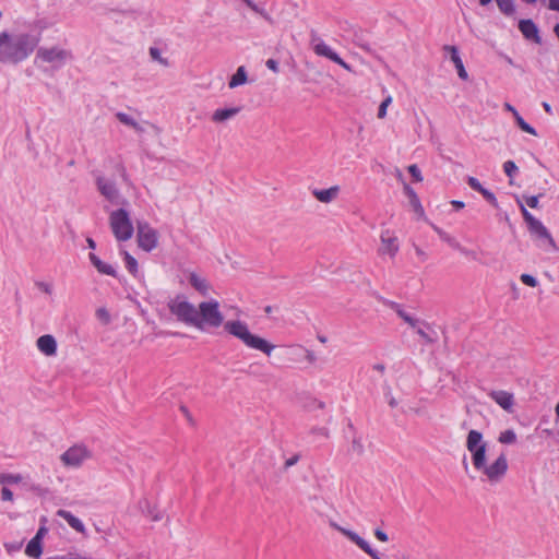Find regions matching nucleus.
Instances as JSON below:
<instances>
[{"label": "nucleus", "mask_w": 559, "mask_h": 559, "mask_svg": "<svg viewBox=\"0 0 559 559\" xmlns=\"http://www.w3.org/2000/svg\"><path fill=\"white\" fill-rule=\"evenodd\" d=\"M92 457V452L84 444H74L61 454L60 460L67 467L78 468Z\"/></svg>", "instance_id": "6e6552de"}, {"label": "nucleus", "mask_w": 559, "mask_h": 559, "mask_svg": "<svg viewBox=\"0 0 559 559\" xmlns=\"http://www.w3.org/2000/svg\"><path fill=\"white\" fill-rule=\"evenodd\" d=\"M338 191H340L338 186H333L329 189H322V190L316 189V190H313L312 193L318 201H320L322 203H329L337 197Z\"/></svg>", "instance_id": "cd10ccee"}, {"label": "nucleus", "mask_w": 559, "mask_h": 559, "mask_svg": "<svg viewBox=\"0 0 559 559\" xmlns=\"http://www.w3.org/2000/svg\"><path fill=\"white\" fill-rule=\"evenodd\" d=\"M520 206H521V212H522L523 218H524L525 223L527 224V228L539 221L536 217H534L523 204H520Z\"/></svg>", "instance_id": "a19ab883"}, {"label": "nucleus", "mask_w": 559, "mask_h": 559, "mask_svg": "<svg viewBox=\"0 0 559 559\" xmlns=\"http://www.w3.org/2000/svg\"><path fill=\"white\" fill-rule=\"evenodd\" d=\"M443 50L449 55L451 61L454 63L459 78L466 81L468 79V73L465 70L457 47L452 45H445L443 46Z\"/></svg>", "instance_id": "f3484780"}, {"label": "nucleus", "mask_w": 559, "mask_h": 559, "mask_svg": "<svg viewBox=\"0 0 559 559\" xmlns=\"http://www.w3.org/2000/svg\"><path fill=\"white\" fill-rule=\"evenodd\" d=\"M385 396H386V399H388V403H389V405H390L391 407H395V406H397V401L395 400V397H393V396L391 395V389H390V388H388V391L385 392Z\"/></svg>", "instance_id": "e2e57ef3"}, {"label": "nucleus", "mask_w": 559, "mask_h": 559, "mask_svg": "<svg viewBox=\"0 0 559 559\" xmlns=\"http://www.w3.org/2000/svg\"><path fill=\"white\" fill-rule=\"evenodd\" d=\"M404 193L409 200V204L413 207L414 212L418 214L419 216L424 215V207L420 203V200L415 192V190L407 183L404 185Z\"/></svg>", "instance_id": "bb28decb"}, {"label": "nucleus", "mask_w": 559, "mask_h": 559, "mask_svg": "<svg viewBox=\"0 0 559 559\" xmlns=\"http://www.w3.org/2000/svg\"><path fill=\"white\" fill-rule=\"evenodd\" d=\"M36 286L45 294L50 295L52 293V286L45 282H36Z\"/></svg>", "instance_id": "864d4df0"}, {"label": "nucleus", "mask_w": 559, "mask_h": 559, "mask_svg": "<svg viewBox=\"0 0 559 559\" xmlns=\"http://www.w3.org/2000/svg\"><path fill=\"white\" fill-rule=\"evenodd\" d=\"M168 309L171 314L176 316L178 321L195 326L198 309L186 300L183 296H177L175 299H171L168 302Z\"/></svg>", "instance_id": "423d86ee"}, {"label": "nucleus", "mask_w": 559, "mask_h": 559, "mask_svg": "<svg viewBox=\"0 0 559 559\" xmlns=\"http://www.w3.org/2000/svg\"><path fill=\"white\" fill-rule=\"evenodd\" d=\"M408 173L416 181H423V176L420 173V169L417 167V165H411L408 166Z\"/></svg>", "instance_id": "3c124183"}, {"label": "nucleus", "mask_w": 559, "mask_h": 559, "mask_svg": "<svg viewBox=\"0 0 559 559\" xmlns=\"http://www.w3.org/2000/svg\"><path fill=\"white\" fill-rule=\"evenodd\" d=\"M503 170H504L506 175L510 179H512L514 177V175L519 171V168L513 160H507L503 164Z\"/></svg>", "instance_id": "ea45409f"}, {"label": "nucleus", "mask_w": 559, "mask_h": 559, "mask_svg": "<svg viewBox=\"0 0 559 559\" xmlns=\"http://www.w3.org/2000/svg\"><path fill=\"white\" fill-rule=\"evenodd\" d=\"M299 348H300L301 350H304V352H305V354H306V359H307L309 362H311V364H312V362H314V360H316V355H314V353H313V352H311V350H309V349H306V348H304V347H299Z\"/></svg>", "instance_id": "0e129e2a"}, {"label": "nucleus", "mask_w": 559, "mask_h": 559, "mask_svg": "<svg viewBox=\"0 0 559 559\" xmlns=\"http://www.w3.org/2000/svg\"><path fill=\"white\" fill-rule=\"evenodd\" d=\"M380 240L381 246L379 248V254H389L391 258H394L399 252L400 246L397 237L393 231L389 229L383 230L381 233Z\"/></svg>", "instance_id": "2eb2a0df"}, {"label": "nucleus", "mask_w": 559, "mask_h": 559, "mask_svg": "<svg viewBox=\"0 0 559 559\" xmlns=\"http://www.w3.org/2000/svg\"><path fill=\"white\" fill-rule=\"evenodd\" d=\"M57 515L63 519L69 524V526L76 532L85 533V526L83 522L79 518L74 516L70 511L59 509L57 511Z\"/></svg>", "instance_id": "b1692460"}, {"label": "nucleus", "mask_w": 559, "mask_h": 559, "mask_svg": "<svg viewBox=\"0 0 559 559\" xmlns=\"http://www.w3.org/2000/svg\"><path fill=\"white\" fill-rule=\"evenodd\" d=\"M109 225L118 241H127L133 236L134 228L130 215L124 209H118L110 213Z\"/></svg>", "instance_id": "39448f33"}, {"label": "nucleus", "mask_w": 559, "mask_h": 559, "mask_svg": "<svg viewBox=\"0 0 559 559\" xmlns=\"http://www.w3.org/2000/svg\"><path fill=\"white\" fill-rule=\"evenodd\" d=\"M311 433L320 435V436H323L325 438L329 437V430L326 428H324V427L312 428L311 429Z\"/></svg>", "instance_id": "052dcab7"}, {"label": "nucleus", "mask_w": 559, "mask_h": 559, "mask_svg": "<svg viewBox=\"0 0 559 559\" xmlns=\"http://www.w3.org/2000/svg\"><path fill=\"white\" fill-rule=\"evenodd\" d=\"M374 536H376L380 542H383V543H385V542H388V540H389V536H388V534H386L384 531H382L381 528H376V530H374Z\"/></svg>", "instance_id": "13d9d810"}, {"label": "nucleus", "mask_w": 559, "mask_h": 559, "mask_svg": "<svg viewBox=\"0 0 559 559\" xmlns=\"http://www.w3.org/2000/svg\"><path fill=\"white\" fill-rule=\"evenodd\" d=\"M146 508H147V515L151 516L152 521L157 522L162 520V514L159 511H157L155 508L151 507L148 501H144Z\"/></svg>", "instance_id": "a18cd8bd"}, {"label": "nucleus", "mask_w": 559, "mask_h": 559, "mask_svg": "<svg viewBox=\"0 0 559 559\" xmlns=\"http://www.w3.org/2000/svg\"><path fill=\"white\" fill-rule=\"evenodd\" d=\"M548 8L552 11H559V0H549Z\"/></svg>", "instance_id": "774afa93"}, {"label": "nucleus", "mask_w": 559, "mask_h": 559, "mask_svg": "<svg viewBox=\"0 0 559 559\" xmlns=\"http://www.w3.org/2000/svg\"><path fill=\"white\" fill-rule=\"evenodd\" d=\"M136 240L142 250L150 252L157 247V230L151 227L148 223L139 222L136 226Z\"/></svg>", "instance_id": "1a4fd4ad"}, {"label": "nucleus", "mask_w": 559, "mask_h": 559, "mask_svg": "<svg viewBox=\"0 0 559 559\" xmlns=\"http://www.w3.org/2000/svg\"><path fill=\"white\" fill-rule=\"evenodd\" d=\"M96 317L103 321L105 324L109 323L110 314L105 308H99L96 310Z\"/></svg>", "instance_id": "8fccbe9b"}, {"label": "nucleus", "mask_w": 559, "mask_h": 559, "mask_svg": "<svg viewBox=\"0 0 559 559\" xmlns=\"http://www.w3.org/2000/svg\"><path fill=\"white\" fill-rule=\"evenodd\" d=\"M150 55L152 57L153 60H156L158 62H160L162 64H167V60L162 58L160 56V51L158 48H155V47H152L150 48Z\"/></svg>", "instance_id": "09e8293b"}, {"label": "nucleus", "mask_w": 559, "mask_h": 559, "mask_svg": "<svg viewBox=\"0 0 559 559\" xmlns=\"http://www.w3.org/2000/svg\"><path fill=\"white\" fill-rule=\"evenodd\" d=\"M528 231H530L531 236L536 241H538V246L540 248L545 249L546 251H548L549 249H552L555 251L558 250L557 245H556L551 234L549 233V230L544 226V224L540 221H538L534 225L530 226Z\"/></svg>", "instance_id": "ddd939ff"}, {"label": "nucleus", "mask_w": 559, "mask_h": 559, "mask_svg": "<svg viewBox=\"0 0 559 559\" xmlns=\"http://www.w3.org/2000/svg\"><path fill=\"white\" fill-rule=\"evenodd\" d=\"M479 193L485 198L486 201H488L491 205H493L495 207L498 206V201H497V198L496 195L489 191L488 189L486 188H481V190L479 191Z\"/></svg>", "instance_id": "c03bdc74"}, {"label": "nucleus", "mask_w": 559, "mask_h": 559, "mask_svg": "<svg viewBox=\"0 0 559 559\" xmlns=\"http://www.w3.org/2000/svg\"><path fill=\"white\" fill-rule=\"evenodd\" d=\"M21 475L5 474V483L16 484L21 481Z\"/></svg>", "instance_id": "680f3d73"}, {"label": "nucleus", "mask_w": 559, "mask_h": 559, "mask_svg": "<svg viewBox=\"0 0 559 559\" xmlns=\"http://www.w3.org/2000/svg\"><path fill=\"white\" fill-rule=\"evenodd\" d=\"M265 66L275 73L280 71L278 62L275 59L266 60Z\"/></svg>", "instance_id": "4d7b16f0"}, {"label": "nucleus", "mask_w": 559, "mask_h": 559, "mask_svg": "<svg viewBox=\"0 0 559 559\" xmlns=\"http://www.w3.org/2000/svg\"><path fill=\"white\" fill-rule=\"evenodd\" d=\"M489 396L504 411H510L514 404L513 394L507 391H491Z\"/></svg>", "instance_id": "4be33fe9"}, {"label": "nucleus", "mask_w": 559, "mask_h": 559, "mask_svg": "<svg viewBox=\"0 0 559 559\" xmlns=\"http://www.w3.org/2000/svg\"><path fill=\"white\" fill-rule=\"evenodd\" d=\"M319 44H325L318 35V33L314 29H311L310 32V45L312 46L313 51L316 52V47Z\"/></svg>", "instance_id": "de8ad7c7"}, {"label": "nucleus", "mask_w": 559, "mask_h": 559, "mask_svg": "<svg viewBox=\"0 0 559 559\" xmlns=\"http://www.w3.org/2000/svg\"><path fill=\"white\" fill-rule=\"evenodd\" d=\"M247 71L243 66H240L237 71L233 74L228 82L229 88H235L237 86H240L247 82Z\"/></svg>", "instance_id": "c756f323"}, {"label": "nucleus", "mask_w": 559, "mask_h": 559, "mask_svg": "<svg viewBox=\"0 0 559 559\" xmlns=\"http://www.w3.org/2000/svg\"><path fill=\"white\" fill-rule=\"evenodd\" d=\"M499 10L506 15H512L515 11L514 0H496Z\"/></svg>", "instance_id": "f704fd0d"}, {"label": "nucleus", "mask_w": 559, "mask_h": 559, "mask_svg": "<svg viewBox=\"0 0 559 559\" xmlns=\"http://www.w3.org/2000/svg\"><path fill=\"white\" fill-rule=\"evenodd\" d=\"M39 41L38 34L0 32V63L16 66L25 61L35 51Z\"/></svg>", "instance_id": "f257e3e1"}, {"label": "nucleus", "mask_w": 559, "mask_h": 559, "mask_svg": "<svg viewBox=\"0 0 559 559\" xmlns=\"http://www.w3.org/2000/svg\"><path fill=\"white\" fill-rule=\"evenodd\" d=\"M416 333L425 341L426 344H433L437 342V333L431 330L430 332H426L421 326H416Z\"/></svg>", "instance_id": "72a5a7b5"}, {"label": "nucleus", "mask_w": 559, "mask_h": 559, "mask_svg": "<svg viewBox=\"0 0 559 559\" xmlns=\"http://www.w3.org/2000/svg\"><path fill=\"white\" fill-rule=\"evenodd\" d=\"M47 533V530L46 527H39V530L37 531L36 535L33 537V538H37L38 540L41 542L44 535Z\"/></svg>", "instance_id": "338daca9"}, {"label": "nucleus", "mask_w": 559, "mask_h": 559, "mask_svg": "<svg viewBox=\"0 0 559 559\" xmlns=\"http://www.w3.org/2000/svg\"><path fill=\"white\" fill-rule=\"evenodd\" d=\"M73 58L70 50L53 46L50 48L40 47L37 49L36 59L41 60L53 66L55 69H60L69 60Z\"/></svg>", "instance_id": "0eeeda50"}, {"label": "nucleus", "mask_w": 559, "mask_h": 559, "mask_svg": "<svg viewBox=\"0 0 559 559\" xmlns=\"http://www.w3.org/2000/svg\"><path fill=\"white\" fill-rule=\"evenodd\" d=\"M330 526L334 530L338 531L345 537H347L350 542L357 545L362 551H365L371 559H382L378 551L371 548L368 542H366L362 537H360L356 532L345 528L338 525L334 521H330Z\"/></svg>", "instance_id": "9b49d317"}, {"label": "nucleus", "mask_w": 559, "mask_h": 559, "mask_svg": "<svg viewBox=\"0 0 559 559\" xmlns=\"http://www.w3.org/2000/svg\"><path fill=\"white\" fill-rule=\"evenodd\" d=\"M121 254L123 255V260L126 263L127 270L135 276L138 273V261L134 257H132L128 251L122 250Z\"/></svg>", "instance_id": "473e14b6"}, {"label": "nucleus", "mask_w": 559, "mask_h": 559, "mask_svg": "<svg viewBox=\"0 0 559 559\" xmlns=\"http://www.w3.org/2000/svg\"><path fill=\"white\" fill-rule=\"evenodd\" d=\"M520 206H521V212H522L523 218H524L525 223L527 224V228L539 221L536 217H534L523 204H520Z\"/></svg>", "instance_id": "79ce46f5"}, {"label": "nucleus", "mask_w": 559, "mask_h": 559, "mask_svg": "<svg viewBox=\"0 0 559 559\" xmlns=\"http://www.w3.org/2000/svg\"><path fill=\"white\" fill-rule=\"evenodd\" d=\"M514 119H515V122L516 124L519 126V128L526 132V133H530L532 135H537V132L536 130L531 126L528 124L522 117L519 112H515L514 115Z\"/></svg>", "instance_id": "c9c22d12"}, {"label": "nucleus", "mask_w": 559, "mask_h": 559, "mask_svg": "<svg viewBox=\"0 0 559 559\" xmlns=\"http://www.w3.org/2000/svg\"><path fill=\"white\" fill-rule=\"evenodd\" d=\"M96 186L99 193L111 204L119 205L127 203V200L123 197H121L114 180L107 179L103 176H98L96 178Z\"/></svg>", "instance_id": "9d476101"}, {"label": "nucleus", "mask_w": 559, "mask_h": 559, "mask_svg": "<svg viewBox=\"0 0 559 559\" xmlns=\"http://www.w3.org/2000/svg\"><path fill=\"white\" fill-rule=\"evenodd\" d=\"M316 55L320 57H325L330 59L331 61L340 64L342 68H344L347 71H352V67L345 62L334 50L331 49L330 46L326 44H319L316 47Z\"/></svg>", "instance_id": "a211bd4d"}, {"label": "nucleus", "mask_w": 559, "mask_h": 559, "mask_svg": "<svg viewBox=\"0 0 559 559\" xmlns=\"http://www.w3.org/2000/svg\"><path fill=\"white\" fill-rule=\"evenodd\" d=\"M528 231H530L531 236L536 241H538V246L540 248L545 249L546 251H548L549 249H552L555 251L558 250L557 245H556L551 234L549 233V230L544 226V224L540 221H538L534 225L530 226Z\"/></svg>", "instance_id": "f8f14e48"}, {"label": "nucleus", "mask_w": 559, "mask_h": 559, "mask_svg": "<svg viewBox=\"0 0 559 559\" xmlns=\"http://www.w3.org/2000/svg\"><path fill=\"white\" fill-rule=\"evenodd\" d=\"M189 284L202 296L206 297L211 290V284L205 277L198 275L195 272H190L188 275Z\"/></svg>", "instance_id": "aec40b11"}, {"label": "nucleus", "mask_w": 559, "mask_h": 559, "mask_svg": "<svg viewBox=\"0 0 559 559\" xmlns=\"http://www.w3.org/2000/svg\"><path fill=\"white\" fill-rule=\"evenodd\" d=\"M415 251H416L417 257L420 258L421 261L427 260V254L421 248L415 246Z\"/></svg>", "instance_id": "69168bd1"}, {"label": "nucleus", "mask_w": 559, "mask_h": 559, "mask_svg": "<svg viewBox=\"0 0 559 559\" xmlns=\"http://www.w3.org/2000/svg\"><path fill=\"white\" fill-rule=\"evenodd\" d=\"M543 195H544L543 193H539L537 195H528V197L523 195V198H524L527 206H530L531 209H538L539 207V198Z\"/></svg>", "instance_id": "37998d69"}, {"label": "nucleus", "mask_w": 559, "mask_h": 559, "mask_svg": "<svg viewBox=\"0 0 559 559\" xmlns=\"http://www.w3.org/2000/svg\"><path fill=\"white\" fill-rule=\"evenodd\" d=\"M368 34L366 31L361 28L354 29L353 33V43L360 47L361 49L369 51L371 49L370 44L367 38Z\"/></svg>", "instance_id": "c85d7f7f"}, {"label": "nucleus", "mask_w": 559, "mask_h": 559, "mask_svg": "<svg viewBox=\"0 0 559 559\" xmlns=\"http://www.w3.org/2000/svg\"><path fill=\"white\" fill-rule=\"evenodd\" d=\"M467 183L473 190L477 192H479L483 188V185L479 182V180L472 176L467 177Z\"/></svg>", "instance_id": "603ef678"}, {"label": "nucleus", "mask_w": 559, "mask_h": 559, "mask_svg": "<svg viewBox=\"0 0 559 559\" xmlns=\"http://www.w3.org/2000/svg\"><path fill=\"white\" fill-rule=\"evenodd\" d=\"M36 344L38 349L46 356H52L57 352V342L50 334L39 336Z\"/></svg>", "instance_id": "412c9836"}, {"label": "nucleus", "mask_w": 559, "mask_h": 559, "mask_svg": "<svg viewBox=\"0 0 559 559\" xmlns=\"http://www.w3.org/2000/svg\"><path fill=\"white\" fill-rule=\"evenodd\" d=\"M521 282L530 287H536L538 284L536 277L531 274H522Z\"/></svg>", "instance_id": "49530a36"}, {"label": "nucleus", "mask_w": 559, "mask_h": 559, "mask_svg": "<svg viewBox=\"0 0 559 559\" xmlns=\"http://www.w3.org/2000/svg\"><path fill=\"white\" fill-rule=\"evenodd\" d=\"M519 29L524 36L525 39L532 40L535 44H542V37L539 36V31L537 25L531 19L521 20L519 22Z\"/></svg>", "instance_id": "dca6fc26"}, {"label": "nucleus", "mask_w": 559, "mask_h": 559, "mask_svg": "<svg viewBox=\"0 0 559 559\" xmlns=\"http://www.w3.org/2000/svg\"><path fill=\"white\" fill-rule=\"evenodd\" d=\"M116 118L123 124L132 128L133 130H135L136 132H140L142 133L144 131V129L138 123V121L129 116L128 114L126 112H122V111H118L116 114Z\"/></svg>", "instance_id": "7c9ffc66"}, {"label": "nucleus", "mask_w": 559, "mask_h": 559, "mask_svg": "<svg viewBox=\"0 0 559 559\" xmlns=\"http://www.w3.org/2000/svg\"><path fill=\"white\" fill-rule=\"evenodd\" d=\"M379 301H381L385 307L392 309L393 311H395V313L405 322L407 323L411 328H416L418 324H421L423 326H425L427 330H431V326L429 323L425 322V321H420L419 319H416L414 317H412L411 314H408L404 309H403V306L393 301V300H390V299H386L384 297H381L379 296L378 297Z\"/></svg>", "instance_id": "4468645a"}, {"label": "nucleus", "mask_w": 559, "mask_h": 559, "mask_svg": "<svg viewBox=\"0 0 559 559\" xmlns=\"http://www.w3.org/2000/svg\"><path fill=\"white\" fill-rule=\"evenodd\" d=\"M1 499L3 501H12L13 492L8 487H3L1 490Z\"/></svg>", "instance_id": "6e6d98bb"}, {"label": "nucleus", "mask_w": 559, "mask_h": 559, "mask_svg": "<svg viewBox=\"0 0 559 559\" xmlns=\"http://www.w3.org/2000/svg\"><path fill=\"white\" fill-rule=\"evenodd\" d=\"M195 328L203 330L204 326L219 328L224 323V316L219 311L217 300L202 301L197 311Z\"/></svg>", "instance_id": "20e7f679"}, {"label": "nucleus", "mask_w": 559, "mask_h": 559, "mask_svg": "<svg viewBox=\"0 0 559 559\" xmlns=\"http://www.w3.org/2000/svg\"><path fill=\"white\" fill-rule=\"evenodd\" d=\"M316 55L320 57H325L330 59L331 61L340 64L342 68H344L347 71H352V67L345 62L334 50L331 49L330 46L326 44H319L316 47Z\"/></svg>", "instance_id": "6ab92c4d"}, {"label": "nucleus", "mask_w": 559, "mask_h": 559, "mask_svg": "<svg viewBox=\"0 0 559 559\" xmlns=\"http://www.w3.org/2000/svg\"><path fill=\"white\" fill-rule=\"evenodd\" d=\"M392 96L388 95L379 106L378 118L383 119L386 116V109L392 104Z\"/></svg>", "instance_id": "58836bf2"}, {"label": "nucleus", "mask_w": 559, "mask_h": 559, "mask_svg": "<svg viewBox=\"0 0 559 559\" xmlns=\"http://www.w3.org/2000/svg\"><path fill=\"white\" fill-rule=\"evenodd\" d=\"M25 554L28 557L39 558L40 555L43 554L41 542L38 540L37 538H32L26 545Z\"/></svg>", "instance_id": "2f4dec72"}, {"label": "nucleus", "mask_w": 559, "mask_h": 559, "mask_svg": "<svg viewBox=\"0 0 559 559\" xmlns=\"http://www.w3.org/2000/svg\"><path fill=\"white\" fill-rule=\"evenodd\" d=\"M516 440V435L512 429H507L502 431L499 436V442L504 444L514 443Z\"/></svg>", "instance_id": "e433bc0d"}, {"label": "nucleus", "mask_w": 559, "mask_h": 559, "mask_svg": "<svg viewBox=\"0 0 559 559\" xmlns=\"http://www.w3.org/2000/svg\"><path fill=\"white\" fill-rule=\"evenodd\" d=\"M432 229L438 234L441 240L449 243L453 249L459 250L462 254H468V249L462 247L460 242L452 236H450L448 233H445L440 227L432 225Z\"/></svg>", "instance_id": "a878e982"}, {"label": "nucleus", "mask_w": 559, "mask_h": 559, "mask_svg": "<svg viewBox=\"0 0 559 559\" xmlns=\"http://www.w3.org/2000/svg\"><path fill=\"white\" fill-rule=\"evenodd\" d=\"M299 460H300L299 454L293 455L292 457H289L285 461L284 468L287 469V468L294 466L295 464L298 463Z\"/></svg>", "instance_id": "5fc2aeb1"}, {"label": "nucleus", "mask_w": 559, "mask_h": 559, "mask_svg": "<svg viewBox=\"0 0 559 559\" xmlns=\"http://www.w3.org/2000/svg\"><path fill=\"white\" fill-rule=\"evenodd\" d=\"M224 330L240 340L247 347L264 353L270 356L275 348V345L270 343L263 337L252 334L249 331L248 324L241 320H229L224 323Z\"/></svg>", "instance_id": "7ed1b4c3"}, {"label": "nucleus", "mask_w": 559, "mask_h": 559, "mask_svg": "<svg viewBox=\"0 0 559 559\" xmlns=\"http://www.w3.org/2000/svg\"><path fill=\"white\" fill-rule=\"evenodd\" d=\"M70 557L68 556H51V557H47L46 559H86L85 557L81 556V555H72V554H69Z\"/></svg>", "instance_id": "bf43d9fd"}, {"label": "nucleus", "mask_w": 559, "mask_h": 559, "mask_svg": "<svg viewBox=\"0 0 559 559\" xmlns=\"http://www.w3.org/2000/svg\"><path fill=\"white\" fill-rule=\"evenodd\" d=\"M466 448L472 455L474 468L481 472L489 481H499L508 471V461L504 454H500L496 461L487 465L486 452L487 443L483 441V433L478 430H469L466 438Z\"/></svg>", "instance_id": "f03ea898"}, {"label": "nucleus", "mask_w": 559, "mask_h": 559, "mask_svg": "<svg viewBox=\"0 0 559 559\" xmlns=\"http://www.w3.org/2000/svg\"><path fill=\"white\" fill-rule=\"evenodd\" d=\"M350 450H352L353 453H355L358 456L364 454L365 448H364V444H362L361 439L359 437H354L353 438Z\"/></svg>", "instance_id": "4c0bfd02"}, {"label": "nucleus", "mask_w": 559, "mask_h": 559, "mask_svg": "<svg viewBox=\"0 0 559 559\" xmlns=\"http://www.w3.org/2000/svg\"><path fill=\"white\" fill-rule=\"evenodd\" d=\"M88 258H90V261L93 264V266L99 273L116 277L117 272L111 264L105 263L95 253H90Z\"/></svg>", "instance_id": "393cba45"}, {"label": "nucleus", "mask_w": 559, "mask_h": 559, "mask_svg": "<svg viewBox=\"0 0 559 559\" xmlns=\"http://www.w3.org/2000/svg\"><path fill=\"white\" fill-rule=\"evenodd\" d=\"M241 110V107L218 108L212 115V121L216 123L225 122L236 117Z\"/></svg>", "instance_id": "5701e85b"}]
</instances>
